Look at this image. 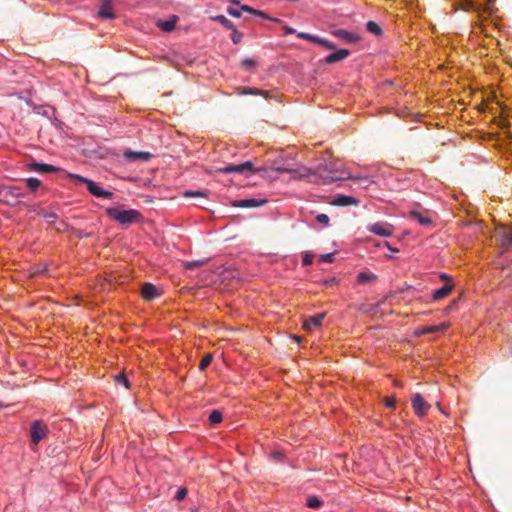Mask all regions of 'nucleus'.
Listing matches in <instances>:
<instances>
[{
	"mask_svg": "<svg viewBox=\"0 0 512 512\" xmlns=\"http://www.w3.org/2000/svg\"><path fill=\"white\" fill-rule=\"evenodd\" d=\"M243 94H249V95H262L264 97H269L268 91H261L256 88H247L243 90Z\"/></svg>",
	"mask_w": 512,
	"mask_h": 512,
	"instance_id": "nucleus-30",
	"label": "nucleus"
},
{
	"mask_svg": "<svg viewBox=\"0 0 512 512\" xmlns=\"http://www.w3.org/2000/svg\"><path fill=\"white\" fill-rule=\"evenodd\" d=\"M449 327L448 323H442L440 325H433L428 327H423L417 330L416 335H424L429 333H436L445 331Z\"/></svg>",
	"mask_w": 512,
	"mask_h": 512,
	"instance_id": "nucleus-22",
	"label": "nucleus"
},
{
	"mask_svg": "<svg viewBox=\"0 0 512 512\" xmlns=\"http://www.w3.org/2000/svg\"><path fill=\"white\" fill-rule=\"evenodd\" d=\"M208 260H196V261H189L184 264V268L188 270H192L195 268H198L200 266H203L207 263Z\"/></svg>",
	"mask_w": 512,
	"mask_h": 512,
	"instance_id": "nucleus-29",
	"label": "nucleus"
},
{
	"mask_svg": "<svg viewBox=\"0 0 512 512\" xmlns=\"http://www.w3.org/2000/svg\"><path fill=\"white\" fill-rule=\"evenodd\" d=\"M114 380L117 384L124 385L126 388H129V380L124 373H120L114 377Z\"/></svg>",
	"mask_w": 512,
	"mask_h": 512,
	"instance_id": "nucleus-34",
	"label": "nucleus"
},
{
	"mask_svg": "<svg viewBox=\"0 0 512 512\" xmlns=\"http://www.w3.org/2000/svg\"><path fill=\"white\" fill-rule=\"evenodd\" d=\"M31 441L33 444H38L47 435V427L40 421H34L30 429Z\"/></svg>",
	"mask_w": 512,
	"mask_h": 512,
	"instance_id": "nucleus-7",
	"label": "nucleus"
},
{
	"mask_svg": "<svg viewBox=\"0 0 512 512\" xmlns=\"http://www.w3.org/2000/svg\"><path fill=\"white\" fill-rule=\"evenodd\" d=\"M25 183L31 191L37 190L41 185V181L34 177L25 179Z\"/></svg>",
	"mask_w": 512,
	"mask_h": 512,
	"instance_id": "nucleus-26",
	"label": "nucleus"
},
{
	"mask_svg": "<svg viewBox=\"0 0 512 512\" xmlns=\"http://www.w3.org/2000/svg\"><path fill=\"white\" fill-rule=\"evenodd\" d=\"M212 362V355L211 354H207L205 355L202 360L200 361V364H199V369L201 371H204Z\"/></svg>",
	"mask_w": 512,
	"mask_h": 512,
	"instance_id": "nucleus-33",
	"label": "nucleus"
},
{
	"mask_svg": "<svg viewBox=\"0 0 512 512\" xmlns=\"http://www.w3.org/2000/svg\"><path fill=\"white\" fill-rule=\"evenodd\" d=\"M45 217L49 220V221H52L53 219H55L57 217V215L53 212L51 213H47L45 214Z\"/></svg>",
	"mask_w": 512,
	"mask_h": 512,
	"instance_id": "nucleus-47",
	"label": "nucleus"
},
{
	"mask_svg": "<svg viewBox=\"0 0 512 512\" xmlns=\"http://www.w3.org/2000/svg\"><path fill=\"white\" fill-rule=\"evenodd\" d=\"M495 237L503 249L507 250L512 246V232L510 230L505 228L498 229Z\"/></svg>",
	"mask_w": 512,
	"mask_h": 512,
	"instance_id": "nucleus-11",
	"label": "nucleus"
},
{
	"mask_svg": "<svg viewBox=\"0 0 512 512\" xmlns=\"http://www.w3.org/2000/svg\"><path fill=\"white\" fill-rule=\"evenodd\" d=\"M231 40L234 44H239L243 39V33L237 30L236 26L234 27V30H231Z\"/></svg>",
	"mask_w": 512,
	"mask_h": 512,
	"instance_id": "nucleus-32",
	"label": "nucleus"
},
{
	"mask_svg": "<svg viewBox=\"0 0 512 512\" xmlns=\"http://www.w3.org/2000/svg\"><path fill=\"white\" fill-rule=\"evenodd\" d=\"M124 158L129 161H143L146 162L152 158V154L149 152H136V151H125Z\"/></svg>",
	"mask_w": 512,
	"mask_h": 512,
	"instance_id": "nucleus-15",
	"label": "nucleus"
},
{
	"mask_svg": "<svg viewBox=\"0 0 512 512\" xmlns=\"http://www.w3.org/2000/svg\"><path fill=\"white\" fill-rule=\"evenodd\" d=\"M316 220H317L320 224H322V225H324V226H328V225H329V222H330V219H329L328 215H326V214H318V215L316 216Z\"/></svg>",
	"mask_w": 512,
	"mask_h": 512,
	"instance_id": "nucleus-38",
	"label": "nucleus"
},
{
	"mask_svg": "<svg viewBox=\"0 0 512 512\" xmlns=\"http://www.w3.org/2000/svg\"><path fill=\"white\" fill-rule=\"evenodd\" d=\"M395 404H396V399L395 397H387L385 399V405L388 407V408H394L395 407Z\"/></svg>",
	"mask_w": 512,
	"mask_h": 512,
	"instance_id": "nucleus-43",
	"label": "nucleus"
},
{
	"mask_svg": "<svg viewBox=\"0 0 512 512\" xmlns=\"http://www.w3.org/2000/svg\"><path fill=\"white\" fill-rule=\"evenodd\" d=\"M209 421L212 424H218L222 421V414L218 410H213L209 415Z\"/></svg>",
	"mask_w": 512,
	"mask_h": 512,
	"instance_id": "nucleus-31",
	"label": "nucleus"
},
{
	"mask_svg": "<svg viewBox=\"0 0 512 512\" xmlns=\"http://www.w3.org/2000/svg\"><path fill=\"white\" fill-rule=\"evenodd\" d=\"M282 29L284 30L285 34H294L296 33V30L288 25H283Z\"/></svg>",
	"mask_w": 512,
	"mask_h": 512,
	"instance_id": "nucleus-45",
	"label": "nucleus"
},
{
	"mask_svg": "<svg viewBox=\"0 0 512 512\" xmlns=\"http://www.w3.org/2000/svg\"><path fill=\"white\" fill-rule=\"evenodd\" d=\"M98 17L102 19H113L115 18V14L113 12V7L110 0H102L99 10Z\"/></svg>",
	"mask_w": 512,
	"mask_h": 512,
	"instance_id": "nucleus-13",
	"label": "nucleus"
},
{
	"mask_svg": "<svg viewBox=\"0 0 512 512\" xmlns=\"http://www.w3.org/2000/svg\"><path fill=\"white\" fill-rule=\"evenodd\" d=\"M278 172H287V173H297V170L289 168V167H278L276 168Z\"/></svg>",
	"mask_w": 512,
	"mask_h": 512,
	"instance_id": "nucleus-44",
	"label": "nucleus"
},
{
	"mask_svg": "<svg viewBox=\"0 0 512 512\" xmlns=\"http://www.w3.org/2000/svg\"><path fill=\"white\" fill-rule=\"evenodd\" d=\"M273 457L275 459H279L280 460L283 457V455L280 452H275V453H273Z\"/></svg>",
	"mask_w": 512,
	"mask_h": 512,
	"instance_id": "nucleus-50",
	"label": "nucleus"
},
{
	"mask_svg": "<svg viewBox=\"0 0 512 512\" xmlns=\"http://www.w3.org/2000/svg\"><path fill=\"white\" fill-rule=\"evenodd\" d=\"M314 175L320 178V183L322 184H330L332 182L342 181L345 179L363 181L365 184H369L371 182L368 177H352L348 171L335 161L320 164L316 168Z\"/></svg>",
	"mask_w": 512,
	"mask_h": 512,
	"instance_id": "nucleus-1",
	"label": "nucleus"
},
{
	"mask_svg": "<svg viewBox=\"0 0 512 512\" xmlns=\"http://www.w3.org/2000/svg\"><path fill=\"white\" fill-rule=\"evenodd\" d=\"M367 230L377 236L390 237L394 233V226L388 222H376L367 226Z\"/></svg>",
	"mask_w": 512,
	"mask_h": 512,
	"instance_id": "nucleus-5",
	"label": "nucleus"
},
{
	"mask_svg": "<svg viewBox=\"0 0 512 512\" xmlns=\"http://www.w3.org/2000/svg\"><path fill=\"white\" fill-rule=\"evenodd\" d=\"M384 244H385V246H386L388 249H390V250H391V251H393V252H398V251H399L397 248H393V247L389 244V242H387V241H386V242H384Z\"/></svg>",
	"mask_w": 512,
	"mask_h": 512,
	"instance_id": "nucleus-49",
	"label": "nucleus"
},
{
	"mask_svg": "<svg viewBox=\"0 0 512 512\" xmlns=\"http://www.w3.org/2000/svg\"><path fill=\"white\" fill-rule=\"evenodd\" d=\"M412 408L418 416H424L427 414L430 404H428L421 394L416 393L411 399Z\"/></svg>",
	"mask_w": 512,
	"mask_h": 512,
	"instance_id": "nucleus-8",
	"label": "nucleus"
},
{
	"mask_svg": "<svg viewBox=\"0 0 512 512\" xmlns=\"http://www.w3.org/2000/svg\"><path fill=\"white\" fill-rule=\"evenodd\" d=\"M73 178L77 179L78 181L85 183L87 186V190L95 197H102V198H110L113 194L109 191L103 190L101 187H99L95 182L92 180H89L85 177H82L80 175H73Z\"/></svg>",
	"mask_w": 512,
	"mask_h": 512,
	"instance_id": "nucleus-4",
	"label": "nucleus"
},
{
	"mask_svg": "<svg viewBox=\"0 0 512 512\" xmlns=\"http://www.w3.org/2000/svg\"><path fill=\"white\" fill-rule=\"evenodd\" d=\"M312 261H313V255L307 253L303 257L302 264L304 266H308V265H310L312 263Z\"/></svg>",
	"mask_w": 512,
	"mask_h": 512,
	"instance_id": "nucleus-42",
	"label": "nucleus"
},
{
	"mask_svg": "<svg viewBox=\"0 0 512 512\" xmlns=\"http://www.w3.org/2000/svg\"><path fill=\"white\" fill-rule=\"evenodd\" d=\"M335 259V253L322 254L319 258L320 262L332 263Z\"/></svg>",
	"mask_w": 512,
	"mask_h": 512,
	"instance_id": "nucleus-37",
	"label": "nucleus"
},
{
	"mask_svg": "<svg viewBox=\"0 0 512 512\" xmlns=\"http://www.w3.org/2000/svg\"><path fill=\"white\" fill-rule=\"evenodd\" d=\"M2 407H3V404H2V403H0V409H1Z\"/></svg>",
	"mask_w": 512,
	"mask_h": 512,
	"instance_id": "nucleus-52",
	"label": "nucleus"
},
{
	"mask_svg": "<svg viewBox=\"0 0 512 512\" xmlns=\"http://www.w3.org/2000/svg\"><path fill=\"white\" fill-rule=\"evenodd\" d=\"M241 12H242V11H241V7H240L239 9H237V8H233V7H231V6H229V7L227 8V13H228L229 15H231L232 17H235V18H239V17H241Z\"/></svg>",
	"mask_w": 512,
	"mask_h": 512,
	"instance_id": "nucleus-39",
	"label": "nucleus"
},
{
	"mask_svg": "<svg viewBox=\"0 0 512 512\" xmlns=\"http://www.w3.org/2000/svg\"><path fill=\"white\" fill-rule=\"evenodd\" d=\"M242 65L247 68V69H251L253 68L255 65H256V62L255 60L251 59V58H245L243 61H242Z\"/></svg>",
	"mask_w": 512,
	"mask_h": 512,
	"instance_id": "nucleus-41",
	"label": "nucleus"
},
{
	"mask_svg": "<svg viewBox=\"0 0 512 512\" xmlns=\"http://www.w3.org/2000/svg\"><path fill=\"white\" fill-rule=\"evenodd\" d=\"M332 204L337 206H350V205H357L358 200L352 196H345L341 195L334 199Z\"/></svg>",
	"mask_w": 512,
	"mask_h": 512,
	"instance_id": "nucleus-23",
	"label": "nucleus"
},
{
	"mask_svg": "<svg viewBox=\"0 0 512 512\" xmlns=\"http://www.w3.org/2000/svg\"><path fill=\"white\" fill-rule=\"evenodd\" d=\"M326 317V313H318L317 315L311 316L308 319H306L303 323V328L306 331H310L312 327H320L322 325V321Z\"/></svg>",
	"mask_w": 512,
	"mask_h": 512,
	"instance_id": "nucleus-14",
	"label": "nucleus"
},
{
	"mask_svg": "<svg viewBox=\"0 0 512 512\" xmlns=\"http://www.w3.org/2000/svg\"><path fill=\"white\" fill-rule=\"evenodd\" d=\"M217 172L245 174L254 173L255 169L253 168V163L251 161H246L238 165H227L225 167H221L217 169Z\"/></svg>",
	"mask_w": 512,
	"mask_h": 512,
	"instance_id": "nucleus-6",
	"label": "nucleus"
},
{
	"mask_svg": "<svg viewBox=\"0 0 512 512\" xmlns=\"http://www.w3.org/2000/svg\"><path fill=\"white\" fill-rule=\"evenodd\" d=\"M28 167L31 171L38 173H54L58 171V168L53 165L38 162L29 163Z\"/></svg>",
	"mask_w": 512,
	"mask_h": 512,
	"instance_id": "nucleus-18",
	"label": "nucleus"
},
{
	"mask_svg": "<svg viewBox=\"0 0 512 512\" xmlns=\"http://www.w3.org/2000/svg\"><path fill=\"white\" fill-rule=\"evenodd\" d=\"M210 19L212 21L219 22L228 30H234L235 25L233 24V22L223 15L212 16Z\"/></svg>",
	"mask_w": 512,
	"mask_h": 512,
	"instance_id": "nucleus-24",
	"label": "nucleus"
},
{
	"mask_svg": "<svg viewBox=\"0 0 512 512\" xmlns=\"http://www.w3.org/2000/svg\"><path fill=\"white\" fill-rule=\"evenodd\" d=\"M175 20L173 21H162L159 23V27L164 30V31H167V32H170L174 29L175 27Z\"/></svg>",
	"mask_w": 512,
	"mask_h": 512,
	"instance_id": "nucleus-35",
	"label": "nucleus"
},
{
	"mask_svg": "<svg viewBox=\"0 0 512 512\" xmlns=\"http://www.w3.org/2000/svg\"><path fill=\"white\" fill-rule=\"evenodd\" d=\"M297 37L301 38V39L308 40V41L316 43V44H319L327 49L334 50L336 48V46L332 42H330L324 38H320L318 36L306 33V32L297 33Z\"/></svg>",
	"mask_w": 512,
	"mask_h": 512,
	"instance_id": "nucleus-10",
	"label": "nucleus"
},
{
	"mask_svg": "<svg viewBox=\"0 0 512 512\" xmlns=\"http://www.w3.org/2000/svg\"><path fill=\"white\" fill-rule=\"evenodd\" d=\"M45 271H46V266H43L42 268L38 267L31 275L34 276L37 274H42Z\"/></svg>",
	"mask_w": 512,
	"mask_h": 512,
	"instance_id": "nucleus-46",
	"label": "nucleus"
},
{
	"mask_svg": "<svg viewBox=\"0 0 512 512\" xmlns=\"http://www.w3.org/2000/svg\"><path fill=\"white\" fill-rule=\"evenodd\" d=\"M231 3L234 4V5L240 6L241 7V11H246V12H249L251 14L260 16V17L265 18V19H270V20H273V21H276V22L280 21L279 19L270 18L263 11L255 10L252 7L248 6V5H240V2L238 0H232Z\"/></svg>",
	"mask_w": 512,
	"mask_h": 512,
	"instance_id": "nucleus-21",
	"label": "nucleus"
},
{
	"mask_svg": "<svg viewBox=\"0 0 512 512\" xmlns=\"http://www.w3.org/2000/svg\"><path fill=\"white\" fill-rule=\"evenodd\" d=\"M336 283H337V281H336V279H335V278H331V279H329V280H325V281H324V284H325V285H330V286H331V285H334V284H336Z\"/></svg>",
	"mask_w": 512,
	"mask_h": 512,
	"instance_id": "nucleus-48",
	"label": "nucleus"
},
{
	"mask_svg": "<svg viewBox=\"0 0 512 512\" xmlns=\"http://www.w3.org/2000/svg\"><path fill=\"white\" fill-rule=\"evenodd\" d=\"M3 195V201L9 205H16L25 193L18 186H5L0 190V196Z\"/></svg>",
	"mask_w": 512,
	"mask_h": 512,
	"instance_id": "nucleus-3",
	"label": "nucleus"
},
{
	"mask_svg": "<svg viewBox=\"0 0 512 512\" xmlns=\"http://www.w3.org/2000/svg\"><path fill=\"white\" fill-rule=\"evenodd\" d=\"M106 214L113 219L114 221L122 224L128 225L135 222H138L141 219V214L139 211L130 209V210H119L114 207H109L106 209Z\"/></svg>",
	"mask_w": 512,
	"mask_h": 512,
	"instance_id": "nucleus-2",
	"label": "nucleus"
},
{
	"mask_svg": "<svg viewBox=\"0 0 512 512\" xmlns=\"http://www.w3.org/2000/svg\"><path fill=\"white\" fill-rule=\"evenodd\" d=\"M366 29L369 33L374 34L376 36H381L383 33L382 28L375 21H368L366 23Z\"/></svg>",
	"mask_w": 512,
	"mask_h": 512,
	"instance_id": "nucleus-25",
	"label": "nucleus"
},
{
	"mask_svg": "<svg viewBox=\"0 0 512 512\" xmlns=\"http://www.w3.org/2000/svg\"><path fill=\"white\" fill-rule=\"evenodd\" d=\"M374 278H375V276L373 274L366 273V272H361L358 275V281L361 283H366Z\"/></svg>",
	"mask_w": 512,
	"mask_h": 512,
	"instance_id": "nucleus-36",
	"label": "nucleus"
},
{
	"mask_svg": "<svg viewBox=\"0 0 512 512\" xmlns=\"http://www.w3.org/2000/svg\"><path fill=\"white\" fill-rule=\"evenodd\" d=\"M187 495V489L186 488H180L176 495H175V499L177 501H182Z\"/></svg>",
	"mask_w": 512,
	"mask_h": 512,
	"instance_id": "nucleus-40",
	"label": "nucleus"
},
{
	"mask_svg": "<svg viewBox=\"0 0 512 512\" xmlns=\"http://www.w3.org/2000/svg\"><path fill=\"white\" fill-rule=\"evenodd\" d=\"M441 279L446 280V283L443 287H441L433 292L432 298H433V300H436V301L447 297L454 288V283L446 274H442Z\"/></svg>",
	"mask_w": 512,
	"mask_h": 512,
	"instance_id": "nucleus-9",
	"label": "nucleus"
},
{
	"mask_svg": "<svg viewBox=\"0 0 512 512\" xmlns=\"http://www.w3.org/2000/svg\"><path fill=\"white\" fill-rule=\"evenodd\" d=\"M184 197H203L207 198L209 195V192L207 190H201V191H186L184 192Z\"/></svg>",
	"mask_w": 512,
	"mask_h": 512,
	"instance_id": "nucleus-28",
	"label": "nucleus"
},
{
	"mask_svg": "<svg viewBox=\"0 0 512 512\" xmlns=\"http://www.w3.org/2000/svg\"><path fill=\"white\" fill-rule=\"evenodd\" d=\"M306 504L309 508L317 509L322 505V501L316 496H309Z\"/></svg>",
	"mask_w": 512,
	"mask_h": 512,
	"instance_id": "nucleus-27",
	"label": "nucleus"
},
{
	"mask_svg": "<svg viewBox=\"0 0 512 512\" xmlns=\"http://www.w3.org/2000/svg\"><path fill=\"white\" fill-rule=\"evenodd\" d=\"M409 217L412 218L413 220H416L422 226H431L433 223L432 219L429 216L422 214L416 210L410 211Z\"/></svg>",
	"mask_w": 512,
	"mask_h": 512,
	"instance_id": "nucleus-20",
	"label": "nucleus"
},
{
	"mask_svg": "<svg viewBox=\"0 0 512 512\" xmlns=\"http://www.w3.org/2000/svg\"><path fill=\"white\" fill-rule=\"evenodd\" d=\"M293 339H294L295 341H297V342H299V341H300V337H298V336H294V337H293Z\"/></svg>",
	"mask_w": 512,
	"mask_h": 512,
	"instance_id": "nucleus-51",
	"label": "nucleus"
},
{
	"mask_svg": "<svg viewBox=\"0 0 512 512\" xmlns=\"http://www.w3.org/2000/svg\"><path fill=\"white\" fill-rule=\"evenodd\" d=\"M350 55V51L347 49H339L336 52L329 54L325 59L324 62L326 64H334L336 62L342 61L346 59Z\"/></svg>",
	"mask_w": 512,
	"mask_h": 512,
	"instance_id": "nucleus-17",
	"label": "nucleus"
},
{
	"mask_svg": "<svg viewBox=\"0 0 512 512\" xmlns=\"http://www.w3.org/2000/svg\"><path fill=\"white\" fill-rule=\"evenodd\" d=\"M267 200H257V199H243L234 202L235 207H241V208H254L259 207L265 204Z\"/></svg>",
	"mask_w": 512,
	"mask_h": 512,
	"instance_id": "nucleus-19",
	"label": "nucleus"
},
{
	"mask_svg": "<svg viewBox=\"0 0 512 512\" xmlns=\"http://www.w3.org/2000/svg\"><path fill=\"white\" fill-rule=\"evenodd\" d=\"M332 34L348 43H356L360 40V36L354 32H350L345 29L334 30Z\"/></svg>",
	"mask_w": 512,
	"mask_h": 512,
	"instance_id": "nucleus-12",
	"label": "nucleus"
},
{
	"mask_svg": "<svg viewBox=\"0 0 512 512\" xmlns=\"http://www.w3.org/2000/svg\"><path fill=\"white\" fill-rule=\"evenodd\" d=\"M142 297L145 300L151 301L160 295L159 290L156 286L151 283H145L141 289Z\"/></svg>",
	"mask_w": 512,
	"mask_h": 512,
	"instance_id": "nucleus-16",
	"label": "nucleus"
}]
</instances>
